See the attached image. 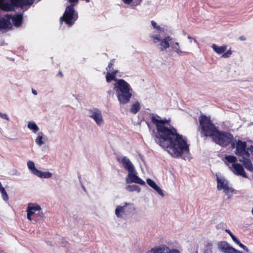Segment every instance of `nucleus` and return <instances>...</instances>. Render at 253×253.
<instances>
[{
  "mask_svg": "<svg viewBox=\"0 0 253 253\" xmlns=\"http://www.w3.org/2000/svg\"><path fill=\"white\" fill-rule=\"evenodd\" d=\"M151 122L155 125L157 129L156 132L155 130H153L156 143L163 148L169 149L168 152L174 158H181L183 155L189 154L186 138L179 134L175 128L165 126L169 123L168 120H159L153 115Z\"/></svg>",
  "mask_w": 253,
  "mask_h": 253,
  "instance_id": "nucleus-1",
  "label": "nucleus"
},
{
  "mask_svg": "<svg viewBox=\"0 0 253 253\" xmlns=\"http://www.w3.org/2000/svg\"><path fill=\"white\" fill-rule=\"evenodd\" d=\"M113 89L120 104L124 105L130 101L132 96V89L125 80L121 79L118 82L114 83Z\"/></svg>",
  "mask_w": 253,
  "mask_h": 253,
  "instance_id": "nucleus-2",
  "label": "nucleus"
},
{
  "mask_svg": "<svg viewBox=\"0 0 253 253\" xmlns=\"http://www.w3.org/2000/svg\"><path fill=\"white\" fill-rule=\"evenodd\" d=\"M200 127L201 129V136H210L213 139V136H215L218 129L213 124L210 118L204 115H202L199 117Z\"/></svg>",
  "mask_w": 253,
  "mask_h": 253,
  "instance_id": "nucleus-3",
  "label": "nucleus"
},
{
  "mask_svg": "<svg viewBox=\"0 0 253 253\" xmlns=\"http://www.w3.org/2000/svg\"><path fill=\"white\" fill-rule=\"evenodd\" d=\"M34 0H0V10L9 11L15 7L23 8L24 6L31 5Z\"/></svg>",
  "mask_w": 253,
  "mask_h": 253,
  "instance_id": "nucleus-4",
  "label": "nucleus"
},
{
  "mask_svg": "<svg viewBox=\"0 0 253 253\" xmlns=\"http://www.w3.org/2000/svg\"><path fill=\"white\" fill-rule=\"evenodd\" d=\"M23 20V15L21 14L12 16L5 14L3 17H0V31L3 30L9 29L11 27L10 20L14 26L18 27L21 25Z\"/></svg>",
  "mask_w": 253,
  "mask_h": 253,
  "instance_id": "nucleus-5",
  "label": "nucleus"
},
{
  "mask_svg": "<svg viewBox=\"0 0 253 253\" xmlns=\"http://www.w3.org/2000/svg\"><path fill=\"white\" fill-rule=\"evenodd\" d=\"M74 4L66 7L64 13L60 18L61 22H64L69 26H72L78 18V14L74 9Z\"/></svg>",
  "mask_w": 253,
  "mask_h": 253,
  "instance_id": "nucleus-6",
  "label": "nucleus"
},
{
  "mask_svg": "<svg viewBox=\"0 0 253 253\" xmlns=\"http://www.w3.org/2000/svg\"><path fill=\"white\" fill-rule=\"evenodd\" d=\"M233 136L230 133L218 130L215 136H213L212 140L216 144L225 147L233 142Z\"/></svg>",
  "mask_w": 253,
  "mask_h": 253,
  "instance_id": "nucleus-7",
  "label": "nucleus"
},
{
  "mask_svg": "<svg viewBox=\"0 0 253 253\" xmlns=\"http://www.w3.org/2000/svg\"><path fill=\"white\" fill-rule=\"evenodd\" d=\"M232 148H236L235 154L239 157H242L246 156V157H250L249 153V150L247 148V143L245 141L238 140L235 144V142L233 141L231 143Z\"/></svg>",
  "mask_w": 253,
  "mask_h": 253,
  "instance_id": "nucleus-8",
  "label": "nucleus"
},
{
  "mask_svg": "<svg viewBox=\"0 0 253 253\" xmlns=\"http://www.w3.org/2000/svg\"><path fill=\"white\" fill-rule=\"evenodd\" d=\"M133 209V204L125 203L123 206H117L115 209V214L118 218H123L129 214Z\"/></svg>",
  "mask_w": 253,
  "mask_h": 253,
  "instance_id": "nucleus-9",
  "label": "nucleus"
},
{
  "mask_svg": "<svg viewBox=\"0 0 253 253\" xmlns=\"http://www.w3.org/2000/svg\"><path fill=\"white\" fill-rule=\"evenodd\" d=\"M150 37L154 43L159 42V49L161 51H163L170 47L172 38L169 36H167L163 39H161L159 35H152Z\"/></svg>",
  "mask_w": 253,
  "mask_h": 253,
  "instance_id": "nucleus-10",
  "label": "nucleus"
},
{
  "mask_svg": "<svg viewBox=\"0 0 253 253\" xmlns=\"http://www.w3.org/2000/svg\"><path fill=\"white\" fill-rule=\"evenodd\" d=\"M88 116L92 118L97 126H101L103 123V119L101 111L97 108H93L88 110Z\"/></svg>",
  "mask_w": 253,
  "mask_h": 253,
  "instance_id": "nucleus-11",
  "label": "nucleus"
},
{
  "mask_svg": "<svg viewBox=\"0 0 253 253\" xmlns=\"http://www.w3.org/2000/svg\"><path fill=\"white\" fill-rule=\"evenodd\" d=\"M147 253H180L176 249H170L166 245H162L158 247L152 248Z\"/></svg>",
  "mask_w": 253,
  "mask_h": 253,
  "instance_id": "nucleus-12",
  "label": "nucleus"
},
{
  "mask_svg": "<svg viewBox=\"0 0 253 253\" xmlns=\"http://www.w3.org/2000/svg\"><path fill=\"white\" fill-rule=\"evenodd\" d=\"M219 251L224 253H243L230 246L226 241H221L217 244Z\"/></svg>",
  "mask_w": 253,
  "mask_h": 253,
  "instance_id": "nucleus-13",
  "label": "nucleus"
},
{
  "mask_svg": "<svg viewBox=\"0 0 253 253\" xmlns=\"http://www.w3.org/2000/svg\"><path fill=\"white\" fill-rule=\"evenodd\" d=\"M126 182L127 184L135 183L142 185H145V182L139 176L136 175V172H131L128 173L126 178Z\"/></svg>",
  "mask_w": 253,
  "mask_h": 253,
  "instance_id": "nucleus-14",
  "label": "nucleus"
},
{
  "mask_svg": "<svg viewBox=\"0 0 253 253\" xmlns=\"http://www.w3.org/2000/svg\"><path fill=\"white\" fill-rule=\"evenodd\" d=\"M229 168L234 173L238 175H241L244 177H247V176L245 172L243 167L240 164H232L231 166L228 165Z\"/></svg>",
  "mask_w": 253,
  "mask_h": 253,
  "instance_id": "nucleus-15",
  "label": "nucleus"
},
{
  "mask_svg": "<svg viewBox=\"0 0 253 253\" xmlns=\"http://www.w3.org/2000/svg\"><path fill=\"white\" fill-rule=\"evenodd\" d=\"M121 163L128 173L135 172L134 167L127 157L124 156L122 158Z\"/></svg>",
  "mask_w": 253,
  "mask_h": 253,
  "instance_id": "nucleus-16",
  "label": "nucleus"
},
{
  "mask_svg": "<svg viewBox=\"0 0 253 253\" xmlns=\"http://www.w3.org/2000/svg\"><path fill=\"white\" fill-rule=\"evenodd\" d=\"M250 157L243 156L239 159V161L243 163L245 168L250 171H253V164L249 159Z\"/></svg>",
  "mask_w": 253,
  "mask_h": 253,
  "instance_id": "nucleus-17",
  "label": "nucleus"
},
{
  "mask_svg": "<svg viewBox=\"0 0 253 253\" xmlns=\"http://www.w3.org/2000/svg\"><path fill=\"white\" fill-rule=\"evenodd\" d=\"M217 188L218 190L224 189L227 185H228V181L223 178L217 177Z\"/></svg>",
  "mask_w": 253,
  "mask_h": 253,
  "instance_id": "nucleus-18",
  "label": "nucleus"
},
{
  "mask_svg": "<svg viewBox=\"0 0 253 253\" xmlns=\"http://www.w3.org/2000/svg\"><path fill=\"white\" fill-rule=\"evenodd\" d=\"M170 46L172 49H173L174 51L176 52L178 55H182L183 53H186L185 52L182 51L180 49L179 43L178 42L172 43L171 42Z\"/></svg>",
  "mask_w": 253,
  "mask_h": 253,
  "instance_id": "nucleus-19",
  "label": "nucleus"
},
{
  "mask_svg": "<svg viewBox=\"0 0 253 253\" xmlns=\"http://www.w3.org/2000/svg\"><path fill=\"white\" fill-rule=\"evenodd\" d=\"M211 47L217 53L220 54L223 53L226 50V46H217L216 44H213Z\"/></svg>",
  "mask_w": 253,
  "mask_h": 253,
  "instance_id": "nucleus-20",
  "label": "nucleus"
},
{
  "mask_svg": "<svg viewBox=\"0 0 253 253\" xmlns=\"http://www.w3.org/2000/svg\"><path fill=\"white\" fill-rule=\"evenodd\" d=\"M120 79H118L115 75L110 73L108 71L106 75V80L107 83H110L112 81H114L115 83L118 82V80H120Z\"/></svg>",
  "mask_w": 253,
  "mask_h": 253,
  "instance_id": "nucleus-21",
  "label": "nucleus"
},
{
  "mask_svg": "<svg viewBox=\"0 0 253 253\" xmlns=\"http://www.w3.org/2000/svg\"><path fill=\"white\" fill-rule=\"evenodd\" d=\"M36 175L41 178H49L52 176V174L49 171L42 172L39 170Z\"/></svg>",
  "mask_w": 253,
  "mask_h": 253,
  "instance_id": "nucleus-22",
  "label": "nucleus"
},
{
  "mask_svg": "<svg viewBox=\"0 0 253 253\" xmlns=\"http://www.w3.org/2000/svg\"><path fill=\"white\" fill-rule=\"evenodd\" d=\"M27 127L34 133H37L40 129L39 126L33 121L29 122L28 124Z\"/></svg>",
  "mask_w": 253,
  "mask_h": 253,
  "instance_id": "nucleus-23",
  "label": "nucleus"
},
{
  "mask_svg": "<svg viewBox=\"0 0 253 253\" xmlns=\"http://www.w3.org/2000/svg\"><path fill=\"white\" fill-rule=\"evenodd\" d=\"M27 166L31 172L36 175L39 170L35 167L34 163L29 161L27 162Z\"/></svg>",
  "mask_w": 253,
  "mask_h": 253,
  "instance_id": "nucleus-24",
  "label": "nucleus"
},
{
  "mask_svg": "<svg viewBox=\"0 0 253 253\" xmlns=\"http://www.w3.org/2000/svg\"><path fill=\"white\" fill-rule=\"evenodd\" d=\"M140 109V103L138 101H136L131 105L130 111L132 113L136 114L139 111Z\"/></svg>",
  "mask_w": 253,
  "mask_h": 253,
  "instance_id": "nucleus-25",
  "label": "nucleus"
},
{
  "mask_svg": "<svg viewBox=\"0 0 253 253\" xmlns=\"http://www.w3.org/2000/svg\"><path fill=\"white\" fill-rule=\"evenodd\" d=\"M224 159L226 161L225 163L226 165H228L227 163L236 164V162L237 161V158L235 156L232 155H226Z\"/></svg>",
  "mask_w": 253,
  "mask_h": 253,
  "instance_id": "nucleus-26",
  "label": "nucleus"
},
{
  "mask_svg": "<svg viewBox=\"0 0 253 253\" xmlns=\"http://www.w3.org/2000/svg\"><path fill=\"white\" fill-rule=\"evenodd\" d=\"M126 189L129 192L136 191L139 193L140 188L136 185H128L126 187Z\"/></svg>",
  "mask_w": 253,
  "mask_h": 253,
  "instance_id": "nucleus-27",
  "label": "nucleus"
},
{
  "mask_svg": "<svg viewBox=\"0 0 253 253\" xmlns=\"http://www.w3.org/2000/svg\"><path fill=\"white\" fill-rule=\"evenodd\" d=\"M43 133L42 132H39L38 133V136L35 139V142L37 145L41 146L44 144V142L42 140L43 139Z\"/></svg>",
  "mask_w": 253,
  "mask_h": 253,
  "instance_id": "nucleus-28",
  "label": "nucleus"
},
{
  "mask_svg": "<svg viewBox=\"0 0 253 253\" xmlns=\"http://www.w3.org/2000/svg\"><path fill=\"white\" fill-rule=\"evenodd\" d=\"M29 210H32L34 211L35 212L36 211H40L41 210V207L40 205L37 204L29 203L28 205Z\"/></svg>",
  "mask_w": 253,
  "mask_h": 253,
  "instance_id": "nucleus-29",
  "label": "nucleus"
},
{
  "mask_svg": "<svg viewBox=\"0 0 253 253\" xmlns=\"http://www.w3.org/2000/svg\"><path fill=\"white\" fill-rule=\"evenodd\" d=\"M0 192L3 201L7 202L8 200V196L5 188L3 186L0 188Z\"/></svg>",
  "mask_w": 253,
  "mask_h": 253,
  "instance_id": "nucleus-30",
  "label": "nucleus"
},
{
  "mask_svg": "<svg viewBox=\"0 0 253 253\" xmlns=\"http://www.w3.org/2000/svg\"><path fill=\"white\" fill-rule=\"evenodd\" d=\"M203 253H212V244L208 243L205 246Z\"/></svg>",
  "mask_w": 253,
  "mask_h": 253,
  "instance_id": "nucleus-31",
  "label": "nucleus"
},
{
  "mask_svg": "<svg viewBox=\"0 0 253 253\" xmlns=\"http://www.w3.org/2000/svg\"><path fill=\"white\" fill-rule=\"evenodd\" d=\"M233 191L234 189H232V187H230L229 185H227L223 189L224 192L228 196L229 198L232 196Z\"/></svg>",
  "mask_w": 253,
  "mask_h": 253,
  "instance_id": "nucleus-32",
  "label": "nucleus"
},
{
  "mask_svg": "<svg viewBox=\"0 0 253 253\" xmlns=\"http://www.w3.org/2000/svg\"><path fill=\"white\" fill-rule=\"evenodd\" d=\"M152 188L154 189L160 195H161L162 197L164 196V193H163V191L158 185L156 184Z\"/></svg>",
  "mask_w": 253,
  "mask_h": 253,
  "instance_id": "nucleus-33",
  "label": "nucleus"
},
{
  "mask_svg": "<svg viewBox=\"0 0 253 253\" xmlns=\"http://www.w3.org/2000/svg\"><path fill=\"white\" fill-rule=\"evenodd\" d=\"M226 227V224L223 222H221L216 225V228L217 230H224Z\"/></svg>",
  "mask_w": 253,
  "mask_h": 253,
  "instance_id": "nucleus-34",
  "label": "nucleus"
},
{
  "mask_svg": "<svg viewBox=\"0 0 253 253\" xmlns=\"http://www.w3.org/2000/svg\"><path fill=\"white\" fill-rule=\"evenodd\" d=\"M151 25L154 28L157 29L159 31H164L163 28H161L160 26H157V24L154 21H151Z\"/></svg>",
  "mask_w": 253,
  "mask_h": 253,
  "instance_id": "nucleus-35",
  "label": "nucleus"
},
{
  "mask_svg": "<svg viewBox=\"0 0 253 253\" xmlns=\"http://www.w3.org/2000/svg\"><path fill=\"white\" fill-rule=\"evenodd\" d=\"M146 182L148 185L152 188L154 187L157 184L154 180H152L150 178H147L146 180Z\"/></svg>",
  "mask_w": 253,
  "mask_h": 253,
  "instance_id": "nucleus-36",
  "label": "nucleus"
},
{
  "mask_svg": "<svg viewBox=\"0 0 253 253\" xmlns=\"http://www.w3.org/2000/svg\"><path fill=\"white\" fill-rule=\"evenodd\" d=\"M231 54L232 51L231 50H229L226 52H224L223 53H222V57L224 58H228L231 56Z\"/></svg>",
  "mask_w": 253,
  "mask_h": 253,
  "instance_id": "nucleus-37",
  "label": "nucleus"
},
{
  "mask_svg": "<svg viewBox=\"0 0 253 253\" xmlns=\"http://www.w3.org/2000/svg\"><path fill=\"white\" fill-rule=\"evenodd\" d=\"M236 244L238 245L241 248H242L247 252H248L249 251V249L246 246L242 244L240 241L239 243H236Z\"/></svg>",
  "mask_w": 253,
  "mask_h": 253,
  "instance_id": "nucleus-38",
  "label": "nucleus"
},
{
  "mask_svg": "<svg viewBox=\"0 0 253 253\" xmlns=\"http://www.w3.org/2000/svg\"><path fill=\"white\" fill-rule=\"evenodd\" d=\"M0 117L7 121L9 120V118L6 114L0 112Z\"/></svg>",
  "mask_w": 253,
  "mask_h": 253,
  "instance_id": "nucleus-39",
  "label": "nucleus"
},
{
  "mask_svg": "<svg viewBox=\"0 0 253 253\" xmlns=\"http://www.w3.org/2000/svg\"><path fill=\"white\" fill-rule=\"evenodd\" d=\"M114 93H115V92L114 91V90H109L107 91V97H110L111 96L112 97L113 96Z\"/></svg>",
  "mask_w": 253,
  "mask_h": 253,
  "instance_id": "nucleus-40",
  "label": "nucleus"
},
{
  "mask_svg": "<svg viewBox=\"0 0 253 253\" xmlns=\"http://www.w3.org/2000/svg\"><path fill=\"white\" fill-rule=\"evenodd\" d=\"M112 61H111L109 63V65L108 66V67H107L106 68V70L108 71H111V68L112 67L113 65V63L112 62Z\"/></svg>",
  "mask_w": 253,
  "mask_h": 253,
  "instance_id": "nucleus-41",
  "label": "nucleus"
},
{
  "mask_svg": "<svg viewBox=\"0 0 253 253\" xmlns=\"http://www.w3.org/2000/svg\"><path fill=\"white\" fill-rule=\"evenodd\" d=\"M27 214H29L30 215H32L35 213L34 211H32V210L29 211L28 207H27Z\"/></svg>",
  "mask_w": 253,
  "mask_h": 253,
  "instance_id": "nucleus-42",
  "label": "nucleus"
},
{
  "mask_svg": "<svg viewBox=\"0 0 253 253\" xmlns=\"http://www.w3.org/2000/svg\"><path fill=\"white\" fill-rule=\"evenodd\" d=\"M231 238L236 244L239 243V240L235 236L233 235V236H232Z\"/></svg>",
  "mask_w": 253,
  "mask_h": 253,
  "instance_id": "nucleus-43",
  "label": "nucleus"
},
{
  "mask_svg": "<svg viewBox=\"0 0 253 253\" xmlns=\"http://www.w3.org/2000/svg\"><path fill=\"white\" fill-rule=\"evenodd\" d=\"M123 1V2L126 3V4H129L133 0H122Z\"/></svg>",
  "mask_w": 253,
  "mask_h": 253,
  "instance_id": "nucleus-44",
  "label": "nucleus"
},
{
  "mask_svg": "<svg viewBox=\"0 0 253 253\" xmlns=\"http://www.w3.org/2000/svg\"><path fill=\"white\" fill-rule=\"evenodd\" d=\"M248 150H249V151H250L251 154L253 155V146L248 147Z\"/></svg>",
  "mask_w": 253,
  "mask_h": 253,
  "instance_id": "nucleus-45",
  "label": "nucleus"
},
{
  "mask_svg": "<svg viewBox=\"0 0 253 253\" xmlns=\"http://www.w3.org/2000/svg\"><path fill=\"white\" fill-rule=\"evenodd\" d=\"M39 216H40V218H39L38 219H37V220H42L43 219V214L42 212H41L39 214Z\"/></svg>",
  "mask_w": 253,
  "mask_h": 253,
  "instance_id": "nucleus-46",
  "label": "nucleus"
},
{
  "mask_svg": "<svg viewBox=\"0 0 253 253\" xmlns=\"http://www.w3.org/2000/svg\"><path fill=\"white\" fill-rule=\"evenodd\" d=\"M69 1V2L70 3H78V0H68Z\"/></svg>",
  "mask_w": 253,
  "mask_h": 253,
  "instance_id": "nucleus-47",
  "label": "nucleus"
},
{
  "mask_svg": "<svg viewBox=\"0 0 253 253\" xmlns=\"http://www.w3.org/2000/svg\"><path fill=\"white\" fill-rule=\"evenodd\" d=\"M239 39L240 40H241V41H245L246 40V38L244 36H240L239 38Z\"/></svg>",
  "mask_w": 253,
  "mask_h": 253,
  "instance_id": "nucleus-48",
  "label": "nucleus"
},
{
  "mask_svg": "<svg viewBox=\"0 0 253 253\" xmlns=\"http://www.w3.org/2000/svg\"><path fill=\"white\" fill-rule=\"evenodd\" d=\"M32 91L34 95H37L38 92L35 89H32Z\"/></svg>",
  "mask_w": 253,
  "mask_h": 253,
  "instance_id": "nucleus-49",
  "label": "nucleus"
},
{
  "mask_svg": "<svg viewBox=\"0 0 253 253\" xmlns=\"http://www.w3.org/2000/svg\"><path fill=\"white\" fill-rule=\"evenodd\" d=\"M32 215H30L29 214H27V218L29 220H32V217H31Z\"/></svg>",
  "mask_w": 253,
  "mask_h": 253,
  "instance_id": "nucleus-50",
  "label": "nucleus"
},
{
  "mask_svg": "<svg viewBox=\"0 0 253 253\" xmlns=\"http://www.w3.org/2000/svg\"><path fill=\"white\" fill-rule=\"evenodd\" d=\"M118 73V70H114L113 71H112L111 73L113 74L116 76V74Z\"/></svg>",
  "mask_w": 253,
  "mask_h": 253,
  "instance_id": "nucleus-51",
  "label": "nucleus"
},
{
  "mask_svg": "<svg viewBox=\"0 0 253 253\" xmlns=\"http://www.w3.org/2000/svg\"><path fill=\"white\" fill-rule=\"evenodd\" d=\"M225 232H226V233H227L228 234H229L230 233V232H231L229 229H226L225 230Z\"/></svg>",
  "mask_w": 253,
  "mask_h": 253,
  "instance_id": "nucleus-52",
  "label": "nucleus"
},
{
  "mask_svg": "<svg viewBox=\"0 0 253 253\" xmlns=\"http://www.w3.org/2000/svg\"><path fill=\"white\" fill-rule=\"evenodd\" d=\"M121 159L122 158H117V161L120 163H121Z\"/></svg>",
  "mask_w": 253,
  "mask_h": 253,
  "instance_id": "nucleus-53",
  "label": "nucleus"
},
{
  "mask_svg": "<svg viewBox=\"0 0 253 253\" xmlns=\"http://www.w3.org/2000/svg\"><path fill=\"white\" fill-rule=\"evenodd\" d=\"M230 235V236L231 237V238L233 236V234L232 233V232H230V233L229 234Z\"/></svg>",
  "mask_w": 253,
  "mask_h": 253,
  "instance_id": "nucleus-54",
  "label": "nucleus"
},
{
  "mask_svg": "<svg viewBox=\"0 0 253 253\" xmlns=\"http://www.w3.org/2000/svg\"><path fill=\"white\" fill-rule=\"evenodd\" d=\"M188 39H192V38L191 36H188Z\"/></svg>",
  "mask_w": 253,
  "mask_h": 253,
  "instance_id": "nucleus-55",
  "label": "nucleus"
},
{
  "mask_svg": "<svg viewBox=\"0 0 253 253\" xmlns=\"http://www.w3.org/2000/svg\"><path fill=\"white\" fill-rule=\"evenodd\" d=\"M2 186V185L1 183V182H0V188Z\"/></svg>",
  "mask_w": 253,
  "mask_h": 253,
  "instance_id": "nucleus-56",
  "label": "nucleus"
},
{
  "mask_svg": "<svg viewBox=\"0 0 253 253\" xmlns=\"http://www.w3.org/2000/svg\"><path fill=\"white\" fill-rule=\"evenodd\" d=\"M252 214H253V208L252 209Z\"/></svg>",
  "mask_w": 253,
  "mask_h": 253,
  "instance_id": "nucleus-57",
  "label": "nucleus"
},
{
  "mask_svg": "<svg viewBox=\"0 0 253 253\" xmlns=\"http://www.w3.org/2000/svg\"><path fill=\"white\" fill-rule=\"evenodd\" d=\"M148 127L150 128V125L148 124Z\"/></svg>",
  "mask_w": 253,
  "mask_h": 253,
  "instance_id": "nucleus-58",
  "label": "nucleus"
},
{
  "mask_svg": "<svg viewBox=\"0 0 253 253\" xmlns=\"http://www.w3.org/2000/svg\"><path fill=\"white\" fill-rule=\"evenodd\" d=\"M194 42H196V40H194Z\"/></svg>",
  "mask_w": 253,
  "mask_h": 253,
  "instance_id": "nucleus-59",
  "label": "nucleus"
},
{
  "mask_svg": "<svg viewBox=\"0 0 253 253\" xmlns=\"http://www.w3.org/2000/svg\"><path fill=\"white\" fill-rule=\"evenodd\" d=\"M141 0H140V2H141Z\"/></svg>",
  "mask_w": 253,
  "mask_h": 253,
  "instance_id": "nucleus-60",
  "label": "nucleus"
},
{
  "mask_svg": "<svg viewBox=\"0 0 253 253\" xmlns=\"http://www.w3.org/2000/svg\"><path fill=\"white\" fill-rule=\"evenodd\" d=\"M196 253H198L197 252H196Z\"/></svg>",
  "mask_w": 253,
  "mask_h": 253,
  "instance_id": "nucleus-61",
  "label": "nucleus"
},
{
  "mask_svg": "<svg viewBox=\"0 0 253 253\" xmlns=\"http://www.w3.org/2000/svg\"><path fill=\"white\" fill-rule=\"evenodd\" d=\"M0 253H1L0 252Z\"/></svg>",
  "mask_w": 253,
  "mask_h": 253,
  "instance_id": "nucleus-62",
  "label": "nucleus"
}]
</instances>
